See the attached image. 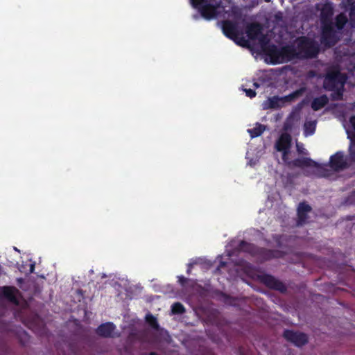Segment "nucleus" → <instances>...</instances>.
Returning a JSON list of instances; mask_svg holds the SVG:
<instances>
[{"mask_svg":"<svg viewBox=\"0 0 355 355\" xmlns=\"http://www.w3.org/2000/svg\"><path fill=\"white\" fill-rule=\"evenodd\" d=\"M333 15L334 10L332 7L329 5H324L320 12V41L327 47L334 46L339 40L338 33L334 29L332 21Z\"/></svg>","mask_w":355,"mask_h":355,"instance_id":"nucleus-1","label":"nucleus"},{"mask_svg":"<svg viewBox=\"0 0 355 355\" xmlns=\"http://www.w3.org/2000/svg\"><path fill=\"white\" fill-rule=\"evenodd\" d=\"M238 248L239 250L248 252L252 257H257L261 261H266L276 258H282L284 255V253L282 251L259 247L245 241H241L240 242Z\"/></svg>","mask_w":355,"mask_h":355,"instance_id":"nucleus-2","label":"nucleus"},{"mask_svg":"<svg viewBox=\"0 0 355 355\" xmlns=\"http://www.w3.org/2000/svg\"><path fill=\"white\" fill-rule=\"evenodd\" d=\"M297 48L300 59L315 58L319 53L318 44L307 37H300L297 39Z\"/></svg>","mask_w":355,"mask_h":355,"instance_id":"nucleus-3","label":"nucleus"},{"mask_svg":"<svg viewBox=\"0 0 355 355\" xmlns=\"http://www.w3.org/2000/svg\"><path fill=\"white\" fill-rule=\"evenodd\" d=\"M194 8H197L201 16L207 20L216 18L224 8L221 0L204 1L200 4H198V7Z\"/></svg>","mask_w":355,"mask_h":355,"instance_id":"nucleus-4","label":"nucleus"},{"mask_svg":"<svg viewBox=\"0 0 355 355\" xmlns=\"http://www.w3.org/2000/svg\"><path fill=\"white\" fill-rule=\"evenodd\" d=\"M288 166L297 168L315 167L316 168V175L318 177L328 178L331 175V171L327 168V166H322L309 157L295 159L293 161L288 162Z\"/></svg>","mask_w":355,"mask_h":355,"instance_id":"nucleus-5","label":"nucleus"},{"mask_svg":"<svg viewBox=\"0 0 355 355\" xmlns=\"http://www.w3.org/2000/svg\"><path fill=\"white\" fill-rule=\"evenodd\" d=\"M345 76L338 69H329L324 77L323 87L327 91H334L339 84L345 83Z\"/></svg>","mask_w":355,"mask_h":355,"instance_id":"nucleus-6","label":"nucleus"},{"mask_svg":"<svg viewBox=\"0 0 355 355\" xmlns=\"http://www.w3.org/2000/svg\"><path fill=\"white\" fill-rule=\"evenodd\" d=\"M283 336L288 342L298 347L305 345L309 341L307 334L301 331L286 329Z\"/></svg>","mask_w":355,"mask_h":355,"instance_id":"nucleus-7","label":"nucleus"},{"mask_svg":"<svg viewBox=\"0 0 355 355\" xmlns=\"http://www.w3.org/2000/svg\"><path fill=\"white\" fill-rule=\"evenodd\" d=\"M329 166L334 171L340 172L347 168L349 164L344 152L337 151L330 157Z\"/></svg>","mask_w":355,"mask_h":355,"instance_id":"nucleus-8","label":"nucleus"},{"mask_svg":"<svg viewBox=\"0 0 355 355\" xmlns=\"http://www.w3.org/2000/svg\"><path fill=\"white\" fill-rule=\"evenodd\" d=\"M259 279L262 284L269 288L279 291L282 293H285L287 291L286 286L271 275H261L259 276Z\"/></svg>","mask_w":355,"mask_h":355,"instance_id":"nucleus-9","label":"nucleus"},{"mask_svg":"<svg viewBox=\"0 0 355 355\" xmlns=\"http://www.w3.org/2000/svg\"><path fill=\"white\" fill-rule=\"evenodd\" d=\"M19 293V290L12 286H4L0 287V296L15 304H19L17 297Z\"/></svg>","mask_w":355,"mask_h":355,"instance_id":"nucleus-10","label":"nucleus"},{"mask_svg":"<svg viewBox=\"0 0 355 355\" xmlns=\"http://www.w3.org/2000/svg\"><path fill=\"white\" fill-rule=\"evenodd\" d=\"M311 209V207L306 202H302L299 204L297 211V225L298 226L303 225L307 223L309 218L308 214Z\"/></svg>","mask_w":355,"mask_h":355,"instance_id":"nucleus-11","label":"nucleus"},{"mask_svg":"<svg viewBox=\"0 0 355 355\" xmlns=\"http://www.w3.org/2000/svg\"><path fill=\"white\" fill-rule=\"evenodd\" d=\"M222 28L223 33L228 38L236 40L238 36V28L236 23L226 20L223 22Z\"/></svg>","mask_w":355,"mask_h":355,"instance_id":"nucleus-12","label":"nucleus"},{"mask_svg":"<svg viewBox=\"0 0 355 355\" xmlns=\"http://www.w3.org/2000/svg\"><path fill=\"white\" fill-rule=\"evenodd\" d=\"M116 326L112 322H108L100 324L96 329V333L103 338H112Z\"/></svg>","mask_w":355,"mask_h":355,"instance_id":"nucleus-13","label":"nucleus"},{"mask_svg":"<svg viewBox=\"0 0 355 355\" xmlns=\"http://www.w3.org/2000/svg\"><path fill=\"white\" fill-rule=\"evenodd\" d=\"M292 138L288 133H282L275 143V148L277 151L290 150Z\"/></svg>","mask_w":355,"mask_h":355,"instance_id":"nucleus-14","label":"nucleus"},{"mask_svg":"<svg viewBox=\"0 0 355 355\" xmlns=\"http://www.w3.org/2000/svg\"><path fill=\"white\" fill-rule=\"evenodd\" d=\"M282 61H291L293 59H300L297 46L286 45L282 47Z\"/></svg>","mask_w":355,"mask_h":355,"instance_id":"nucleus-15","label":"nucleus"},{"mask_svg":"<svg viewBox=\"0 0 355 355\" xmlns=\"http://www.w3.org/2000/svg\"><path fill=\"white\" fill-rule=\"evenodd\" d=\"M266 54L270 58L272 63L282 62V48L279 49L274 44L270 45L266 50Z\"/></svg>","mask_w":355,"mask_h":355,"instance_id":"nucleus-16","label":"nucleus"},{"mask_svg":"<svg viewBox=\"0 0 355 355\" xmlns=\"http://www.w3.org/2000/svg\"><path fill=\"white\" fill-rule=\"evenodd\" d=\"M245 31L249 39L256 40L261 34V26L259 24L252 23L246 27Z\"/></svg>","mask_w":355,"mask_h":355,"instance_id":"nucleus-17","label":"nucleus"},{"mask_svg":"<svg viewBox=\"0 0 355 355\" xmlns=\"http://www.w3.org/2000/svg\"><path fill=\"white\" fill-rule=\"evenodd\" d=\"M329 103V98L326 94L313 98L311 102V108L314 111H318L324 107Z\"/></svg>","mask_w":355,"mask_h":355,"instance_id":"nucleus-18","label":"nucleus"},{"mask_svg":"<svg viewBox=\"0 0 355 355\" xmlns=\"http://www.w3.org/2000/svg\"><path fill=\"white\" fill-rule=\"evenodd\" d=\"M348 22V18L346 15L343 12H340L335 17V22L334 23V28H336L338 31H342L347 23Z\"/></svg>","mask_w":355,"mask_h":355,"instance_id":"nucleus-19","label":"nucleus"},{"mask_svg":"<svg viewBox=\"0 0 355 355\" xmlns=\"http://www.w3.org/2000/svg\"><path fill=\"white\" fill-rule=\"evenodd\" d=\"M282 97L274 96L269 98L267 101L264 103V109H277L281 107L280 103H282Z\"/></svg>","mask_w":355,"mask_h":355,"instance_id":"nucleus-20","label":"nucleus"},{"mask_svg":"<svg viewBox=\"0 0 355 355\" xmlns=\"http://www.w3.org/2000/svg\"><path fill=\"white\" fill-rule=\"evenodd\" d=\"M305 92L304 87H301L292 93L284 96V97H282V101L284 102H291L297 99V98L300 97L303 95V94Z\"/></svg>","mask_w":355,"mask_h":355,"instance_id":"nucleus-21","label":"nucleus"},{"mask_svg":"<svg viewBox=\"0 0 355 355\" xmlns=\"http://www.w3.org/2000/svg\"><path fill=\"white\" fill-rule=\"evenodd\" d=\"M316 128L315 121H306L304 124V134L306 137L311 136L314 134Z\"/></svg>","mask_w":355,"mask_h":355,"instance_id":"nucleus-22","label":"nucleus"},{"mask_svg":"<svg viewBox=\"0 0 355 355\" xmlns=\"http://www.w3.org/2000/svg\"><path fill=\"white\" fill-rule=\"evenodd\" d=\"M265 130V126L260 123H257L256 126L252 129L248 130L251 137H257L260 136Z\"/></svg>","mask_w":355,"mask_h":355,"instance_id":"nucleus-23","label":"nucleus"},{"mask_svg":"<svg viewBox=\"0 0 355 355\" xmlns=\"http://www.w3.org/2000/svg\"><path fill=\"white\" fill-rule=\"evenodd\" d=\"M295 116L291 113L284 123L283 129L285 131H291L294 126Z\"/></svg>","mask_w":355,"mask_h":355,"instance_id":"nucleus-24","label":"nucleus"},{"mask_svg":"<svg viewBox=\"0 0 355 355\" xmlns=\"http://www.w3.org/2000/svg\"><path fill=\"white\" fill-rule=\"evenodd\" d=\"M186 309L180 302H175L171 306V312L173 314H182L185 313Z\"/></svg>","mask_w":355,"mask_h":355,"instance_id":"nucleus-25","label":"nucleus"},{"mask_svg":"<svg viewBox=\"0 0 355 355\" xmlns=\"http://www.w3.org/2000/svg\"><path fill=\"white\" fill-rule=\"evenodd\" d=\"M146 322L148 324L154 329L159 328V324L157 318L150 313H148L146 316Z\"/></svg>","mask_w":355,"mask_h":355,"instance_id":"nucleus-26","label":"nucleus"},{"mask_svg":"<svg viewBox=\"0 0 355 355\" xmlns=\"http://www.w3.org/2000/svg\"><path fill=\"white\" fill-rule=\"evenodd\" d=\"M349 15L351 26L355 28V1L349 3Z\"/></svg>","mask_w":355,"mask_h":355,"instance_id":"nucleus-27","label":"nucleus"},{"mask_svg":"<svg viewBox=\"0 0 355 355\" xmlns=\"http://www.w3.org/2000/svg\"><path fill=\"white\" fill-rule=\"evenodd\" d=\"M349 159L352 162H355V138L351 139L349 147Z\"/></svg>","mask_w":355,"mask_h":355,"instance_id":"nucleus-28","label":"nucleus"},{"mask_svg":"<svg viewBox=\"0 0 355 355\" xmlns=\"http://www.w3.org/2000/svg\"><path fill=\"white\" fill-rule=\"evenodd\" d=\"M242 90L245 93L246 96L252 98L256 96L257 93L254 89H246L242 86Z\"/></svg>","mask_w":355,"mask_h":355,"instance_id":"nucleus-29","label":"nucleus"},{"mask_svg":"<svg viewBox=\"0 0 355 355\" xmlns=\"http://www.w3.org/2000/svg\"><path fill=\"white\" fill-rule=\"evenodd\" d=\"M282 238H283V235H282V234H275L272 236L273 240L275 241L277 247H279V248H281L282 246Z\"/></svg>","mask_w":355,"mask_h":355,"instance_id":"nucleus-30","label":"nucleus"},{"mask_svg":"<svg viewBox=\"0 0 355 355\" xmlns=\"http://www.w3.org/2000/svg\"><path fill=\"white\" fill-rule=\"evenodd\" d=\"M281 152L282 153V159H283V161L288 165V162H290L288 160V155L290 153V150H282Z\"/></svg>","mask_w":355,"mask_h":355,"instance_id":"nucleus-31","label":"nucleus"},{"mask_svg":"<svg viewBox=\"0 0 355 355\" xmlns=\"http://www.w3.org/2000/svg\"><path fill=\"white\" fill-rule=\"evenodd\" d=\"M236 44L241 46H248V40L245 39L244 37H241L238 41H236Z\"/></svg>","mask_w":355,"mask_h":355,"instance_id":"nucleus-32","label":"nucleus"},{"mask_svg":"<svg viewBox=\"0 0 355 355\" xmlns=\"http://www.w3.org/2000/svg\"><path fill=\"white\" fill-rule=\"evenodd\" d=\"M349 123L352 125V128L355 131V115H353L349 118Z\"/></svg>","mask_w":355,"mask_h":355,"instance_id":"nucleus-33","label":"nucleus"},{"mask_svg":"<svg viewBox=\"0 0 355 355\" xmlns=\"http://www.w3.org/2000/svg\"><path fill=\"white\" fill-rule=\"evenodd\" d=\"M178 278H179L178 282L181 285H184L188 280L186 277H184L183 276H180Z\"/></svg>","mask_w":355,"mask_h":355,"instance_id":"nucleus-34","label":"nucleus"},{"mask_svg":"<svg viewBox=\"0 0 355 355\" xmlns=\"http://www.w3.org/2000/svg\"><path fill=\"white\" fill-rule=\"evenodd\" d=\"M349 201L352 203H355V191L349 196Z\"/></svg>","mask_w":355,"mask_h":355,"instance_id":"nucleus-35","label":"nucleus"},{"mask_svg":"<svg viewBox=\"0 0 355 355\" xmlns=\"http://www.w3.org/2000/svg\"><path fill=\"white\" fill-rule=\"evenodd\" d=\"M226 262L225 261H220L219 265H218V269H219L220 268H223L226 266Z\"/></svg>","mask_w":355,"mask_h":355,"instance_id":"nucleus-36","label":"nucleus"},{"mask_svg":"<svg viewBox=\"0 0 355 355\" xmlns=\"http://www.w3.org/2000/svg\"><path fill=\"white\" fill-rule=\"evenodd\" d=\"M191 268H192V263H189L188 264V268H187V272L188 274H189L191 272Z\"/></svg>","mask_w":355,"mask_h":355,"instance_id":"nucleus-37","label":"nucleus"},{"mask_svg":"<svg viewBox=\"0 0 355 355\" xmlns=\"http://www.w3.org/2000/svg\"><path fill=\"white\" fill-rule=\"evenodd\" d=\"M253 85H254V88H255V89H257V88L259 87V86H260V85H259L258 83H257V82H254V83H253Z\"/></svg>","mask_w":355,"mask_h":355,"instance_id":"nucleus-38","label":"nucleus"},{"mask_svg":"<svg viewBox=\"0 0 355 355\" xmlns=\"http://www.w3.org/2000/svg\"><path fill=\"white\" fill-rule=\"evenodd\" d=\"M149 355H159V354L157 353H156V352H150L149 354Z\"/></svg>","mask_w":355,"mask_h":355,"instance_id":"nucleus-39","label":"nucleus"},{"mask_svg":"<svg viewBox=\"0 0 355 355\" xmlns=\"http://www.w3.org/2000/svg\"><path fill=\"white\" fill-rule=\"evenodd\" d=\"M17 282L21 283L23 282V279L19 278V279H17Z\"/></svg>","mask_w":355,"mask_h":355,"instance_id":"nucleus-40","label":"nucleus"},{"mask_svg":"<svg viewBox=\"0 0 355 355\" xmlns=\"http://www.w3.org/2000/svg\"><path fill=\"white\" fill-rule=\"evenodd\" d=\"M33 268H34V266H33V265H32V266H31V272L33 271Z\"/></svg>","mask_w":355,"mask_h":355,"instance_id":"nucleus-41","label":"nucleus"},{"mask_svg":"<svg viewBox=\"0 0 355 355\" xmlns=\"http://www.w3.org/2000/svg\"><path fill=\"white\" fill-rule=\"evenodd\" d=\"M21 344H22L23 345H25V343H24V342H22V340H21Z\"/></svg>","mask_w":355,"mask_h":355,"instance_id":"nucleus-42","label":"nucleus"},{"mask_svg":"<svg viewBox=\"0 0 355 355\" xmlns=\"http://www.w3.org/2000/svg\"><path fill=\"white\" fill-rule=\"evenodd\" d=\"M338 95L342 96V94L341 93H338Z\"/></svg>","mask_w":355,"mask_h":355,"instance_id":"nucleus-43","label":"nucleus"},{"mask_svg":"<svg viewBox=\"0 0 355 355\" xmlns=\"http://www.w3.org/2000/svg\"><path fill=\"white\" fill-rule=\"evenodd\" d=\"M266 1H269V0H266Z\"/></svg>","mask_w":355,"mask_h":355,"instance_id":"nucleus-44","label":"nucleus"}]
</instances>
